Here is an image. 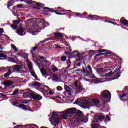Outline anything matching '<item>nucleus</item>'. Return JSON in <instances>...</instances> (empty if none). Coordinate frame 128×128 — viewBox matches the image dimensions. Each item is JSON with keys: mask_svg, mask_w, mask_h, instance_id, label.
I'll return each mask as SVG.
<instances>
[{"mask_svg": "<svg viewBox=\"0 0 128 128\" xmlns=\"http://www.w3.org/2000/svg\"><path fill=\"white\" fill-rule=\"evenodd\" d=\"M46 10H50V12H54V10H52V8H48V7H46L44 8Z\"/></svg>", "mask_w": 128, "mask_h": 128, "instance_id": "c03bdc74", "label": "nucleus"}, {"mask_svg": "<svg viewBox=\"0 0 128 128\" xmlns=\"http://www.w3.org/2000/svg\"><path fill=\"white\" fill-rule=\"evenodd\" d=\"M54 12H55V14H60V13L56 12V10H54Z\"/></svg>", "mask_w": 128, "mask_h": 128, "instance_id": "bf43d9fd", "label": "nucleus"}, {"mask_svg": "<svg viewBox=\"0 0 128 128\" xmlns=\"http://www.w3.org/2000/svg\"><path fill=\"white\" fill-rule=\"evenodd\" d=\"M32 98H33L34 100H40L42 98V97L40 94H34V93L32 96Z\"/></svg>", "mask_w": 128, "mask_h": 128, "instance_id": "ddd939ff", "label": "nucleus"}, {"mask_svg": "<svg viewBox=\"0 0 128 128\" xmlns=\"http://www.w3.org/2000/svg\"><path fill=\"white\" fill-rule=\"evenodd\" d=\"M40 58H42V60H44V56H41V57H40Z\"/></svg>", "mask_w": 128, "mask_h": 128, "instance_id": "0e129e2a", "label": "nucleus"}, {"mask_svg": "<svg viewBox=\"0 0 128 128\" xmlns=\"http://www.w3.org/2000/svg\"><path fill=\"white\" fill-rule=\"evenodd\" d=\"M57 90H58L59 92L62 90V87L60 86H58L56 88Z\"/></svg>", "mask_w": 128, "mask_h": 128, "instance_id": "49530a36", "label": "nucleus"}, {"mask_svg": "<svg viewBox=\"0 0 128 128\" xmlns=\"http://www.w3.org/2000/svg\"><path fill=\"white\" fill-rule=\"evenodd\" d=\"M52 74V72L50 71V70H49L48 71L46 72V74H45V78H46V76H50Z\"/></svg>", "mask_w": 128, "mask_h": 128, "instance_id": "4be33fe9", "label": "nucleus"}, {"mask_svg": "<svg viewBox=\"0 0 128 128\" xmlns=\"http://www.w3.org/2000/svg\"><path fill=\"white\" fill-rule=\"evenodd\" d=\"M120 22L122 24H124L125 26H128V21L127 20H126L124 19H121Z\"/></svg>", "mask_w": 128, "mask_h": 128, "instance_id": "412c9836", "label": "nucleus"}, {"mask_svg": "<svg viewBox=\"0 0 128 128\" xmlns=\"http://www.w3.org/2000/svg\"><path fill=\"white\" fill-rule=\"evenodd\" d=\"M12 72V71H10V72H9V73H8V72H7V73H6V74H4V78H8V76H10V74H12V72Z\"/></svg>", "mask_w": 128, "mask_h": 128, "instance_id": "c9c22d12", "label": "nucleus"}, {"mask_svg": "<svg viewBox=\"0 0 128 128\" xmlns=\"http://www.w3.org/2000/svg\"><path fill=\"white\" fill-rule=\"evenodd\" d=\"M66 110H67V112L69 114H75L76 112V108H70L67 109Z\"/></svg>", "mask_w": 128, "mask_h": 128, "instance_id": "f8f14e48", "label": "nucleus"}, {"mask_svg": "<svg viewBox=\"0 0 128 128\" xmlns=\"http://www.w3.org/2000/svg\"><path fill=\"white\" fill-rule=\"evenodd\" d=\"M38 50V46H35L32 48V50H30V52H32V54H34V52H36Z\"/></svg>", "mask_w": 128, "mask_h": 128, "instance_id": "72a5a7b5", "label": "nucleus"}, {"mask_svg": "<svg viewBox=\"0 0 128 128\" xmlns=\"http://www.w3.org/2000/svg\"><path fill=\"white\" fill-rule=\"evenodd\" d=\"M4 32V30L2 28H0V34H2Z\"/></svg>", "mask_w": 128, "mask_h": 128, "instance_id": "3c124183", "label": "nucleus"}, {"mask_svg": "<svg viewBox=\"0 0 128 128\" xmlns=\"http://www.w3.org/2000/svg\"><path fill=\"white\" fill-rule=\"evenodd\" d=\"M17 32L19 36H24V34H26V28H20L17 30Z\"/></svg>", "mask_w": 128, "mask_h": 128, "instance_id": "9d476101", "label": "nucleus"}, {"mask_svg": "<svg viewBox=\"0 0 128 128\" xmlns=\"http://www.w3.org/2000/svg\"><path fill=\"white\" fill-rule=\"evenodd\" d=\"M10 26L12 28H16V26L14 25H10Z\"/></svg>", "mask_w": 128, "mask_h": 128, "instance_id": "8fccbe9b", "label": "nucleus"}, {"mask_svg": "<svg viewBox=\"0 0 128 128\" xmlns=\"http://www.w3.org/2000/svg\"><path fill=\"white\" fill-rule=\"evenodd\" d=\"M32 19H29V20H28V22H32Z\"/></svg>", "mask_w": 128, "mask_h": 128, "instance_id": "338daca9", "label": "nucleus"}, {"mask_svg": "<svg viewBox=\"0 0 128 128\" xmlns=\"http://www.w3.org/2000/svg\"><path fill=\"white\" fill-rule=\"evenodd\" d=\"M36 6H40L41 4L40 3H36Z\"/></svg>", "mask_w": 128, "mask_h": 128, "instance_id": "e2e57ef3", "label": "nucleus"}, {"mask_svg": "<svg viewBox=\"0 0 128 128\" xmlns=\"http://www.w3.org/2000/svg\"><path fill=\"white\" fill-rule=\"evenodd\" d=\"M38 68L40 70V72L42 74L43 76H45L46 74V69L44 68V67L42 68L40 66H38Z\"/></svg>", "mask_w": 128, "mask_h": 128, "instance_id": "dca6fc26", "label": "nucleus"}, {"mask_svg": "<svg viewBox=\"0 0 128 128\" xmlns=\"http://www.w3.org/2000/svg\"><path fill=\"white\" fill-rule=\"evenodd\" d=\"M18 102H14L13 103V106H16V104H18Z\"/></svg>", "mask_w": 128, "mask_h": 128, "instance_id": "5fc2aeb1", "label": "nucleus"}, {"mask_svg": "<svg viewBox=\"0 0 128 128\" xmlns=\"http://www.w3.org/2000/svg\"><path fill=\"white\" fill-rule=\"evenodd\" d=\"M98 52H106V50H98Z\"/></svg>", "mask_w": 128, "mask_h": 128, "instance_id": "09e8293b", "label": "nucleus"}, {"mask_svg": "<svg viewBox=\"0 0 128 128\" xmlns=\"http://www.w3.org/2000/svg\"><path fill=\"white\" fill-rule=\"evenodd\" d=\"M40 30V27H38V26L36 24H34L33 26L30 28V30L29 32H31L33 34V36H34V34H36Z\"/></svg>", "mask_w": 128, "mask_h": 128, "instance_id": "20e7f679", "label": "nucleus"}, {"mask_svg": "<svg viewBox=\"0 0 128 128\" xmlns=\"http://www.w3.org/2000/svg\"><path fill=\"white\" fill-rule=\"evenodd\" d=\"M56 10H58V12H66V10H64L60 8H58Z\"/></svg>", "mask_w": 128, "mask_h": 128, "instance_id": "e433bc0d", "label": "nucleus"}, {"mask_svg": "<svg viewBox=\"0 0 128 128\" xmlns=\"http://www.w3.org/2000/svg\"><path fill=\"white\" fill-rule=\"evenodd\" d=\"M106 54H112V52H110V51H107L106 52Z\"/></svg>", "mask_w": 128, "mask_h": 128, "instance_id": "864d4df0", "label": "nucleus"}, {"mask_svg": "<svg viewBox=\"0 0 128 128\" xmlns=\"http://www.w3.org/2000/svg\"><path fill=\"white\" fill-rule=\"evenodd\" d=\"M32 86H42V84H40L38 82H36L32 83Z\"/></svg>", "mask_w": 128, "mask_h": 128, "instance_id": "c756f323", "label": "nucleus"}, {"mask_svg": "<svg viewBox=\"0 0 128 128\" xmlns=\"http://www.w3.org/2000/svg\"><path fill=\"white\" fill-rule=\"evenodd\" d=\"M88 16H90L91 18H94V16H90V15H89Z\"/></svg>", "mask_w": 128, "mask_h": 128, "instance_id": "774afa93", "label": "nucleus"}, {"mask_svg": "<svg viewBox=\"0 0 128 128\" xmlns=\"http://www.w3.org/2000/svg\"><path fill=\"white\" fill-rule=\"evenodd\" d=\"M74 84L75 86H79L76 90V94H78V92H82V90H84L82 88V86L80 85V82L78 81H76Z\"/></svg>", "mask_w": 128, "mask_h": 128, "instance_id": "39448f33", "label": "nucleus"}, {"mask_svg": "<svg viewBox=\"0 0 128 128\" xmlns=\"http://www.w3.org/2000/svg\"><path fill=\"white\" fill-rule=\"evenodd\" d=\"M82 72L84 76H88V74H90V72H88V71H86L84 68H83Z\"/></svg>", "mask_w": 128, "mask_h": 128, "instance_id": "7c9ffc66", "label": "nucleus"}, {"mask_svg": "<svg viewBox=\"0 0 128 128\" xmlns=\"http://www.w3.org/2000/svg\"><path fill=\"white\" fill-rule=\"evenodd\" d=\"M49 94L52 96V94H54V92L52 91H49Z\"/></svg>", "mask_w": 128, "mask_h": 128, "instance_id": "603ef678", "label": "nucleus"}, {"mask_svg": "<svg viewBox=\"0 0 128 128\" xmlns=\"http://www.w3.org/2000/svg\"><path fill=\"white\" fill-rule=\"evenodd\" d=\"M97 72H102V68H98L97 70Z\"/></svg>", "mask_w": 128, "mask_h": 128, "instance_id": "de8ad7c7", "label": "nucleus"}, {"mask_svg": "<svg viewBox=\"0 0 128 128\" xmlns=\"http://www.w3.org/2000/svg\"><path fill=\"white\" fill-rule=\"evenodd\" d=\"M82 100H84V98L82 99V106L85 108H90V106H98L100 108V100L96 98L92 99L90 102H86V101L82 102Z\"/></svg>", "mask_w": 128, "mask_h": 128, "instance_id": "f257e3e1", "label": "nucleus"}, {"mask_svg": "<svg viewBox=\"0 0 128 128\" xmlns=\"http://www.w3.org/2000/svg\"><path fill=\"white\" fill-rule=\"evenodd\" d=\"M102 119H104V117H102V116H96L95 117L94 122H100V120H102Z\"/></svg>", "mask_w": 128, "mask_h": 128, "instance_id": "4468645a", "label": "nucleus"}, {"mask_svg": "<svg viewBox=\"0 0 128 128\" xmlns=\"http://www.w3.org/2000/svg\"><path fill=\"white\" fill-rule=\"evenodd\" d=\"M110 98H112V94L108 90H104L101 93V100L102 102H104V104L106 102H108L110 100Z\"/></svg>", "mask_w": 128, "mask_h": 128, "instance_id": "7ed1b4c3", "label": "nucleus"}, {"mask_svg": "<svg viewBox=\"0 0 128 128\" xmlns=\"http://www.w3.org/2000/svg\"><path fill=\"white\" fill-rule=\"evenodd\" d=\"M27 126L28 128H38V126H36L35 124H29V125H27Z\"/></svg>", "mask_w": 128, "mask_h": 128, "instance_id": "c85d7f7f", "label": "nucleus"}, {"mask_svg": "<svg viewBox=\"0 0 128 128\" xmlns=\"http://www.w3.org/2000/svg\"><path fill=\"white\" fill-rule=\"evenodd\" d=\"M20 68H22V66H18L16 65L14 66H12L10 69L8 70V72H18L20 70Z\"/></svg>", "mask_w": 128, "mask_h": 128, "instance_id": "0eeeda50", "label": "nucleus"}, {"mask_svg": "<svg viewBox=\"0 0 128 128\" xmlns=\"http://www.w3.org/2000/svg\"><path fill=\"white\" fill-rule=\"evenodd\" d=\"M94 82L96 84H100V82H102V80H94Z\"/></svg>", "mask_w": 128, "mask_h": 128, "instance_id": "a19ab883", "label": "nucleus"}, {"mask_svg": "<svg viewBox=\"0 0 128 128\" xmlns=\"http://www.w3.org/2000/svg\"><path fill=\"white\" fill-rule=\"evenodd\" d=\"M18 90H14V92L12 94V96H16V94H18Z\"/></svg>", "mask_w": 128, "mask_h": 128, "instance_id": "58836bf2", "label": "nucleus"}, {"mask_svg": "<svg viewBox=\"0 0 128 128\" xmlns=\"http://www.w3.org/2000/svg\"><path fill=\"white\" fill-rule=\"evenodd\" d=\"M65 90H66V92H69V94H74V90L71 89L67 86H65Z\"/></svg>", "mask_w": 128, "mask_h": 128, "instance_id": "2eb2a0df", "label": "nucleus"}, {"mask_svg": "<svg viewBox=\"0 0 128 128\" xmlns=\"http://www.w3.org/2000/svg\"><path fill=\"white\" fill-rule=\"evenodd\" d=\"M24 54H26V53H24L22 51H20V52H19V53H18V56H24Z\"/></svg>", "mask_w": 128, "mask_h": 128, "instance_id": "4c0bfd02", "label": "nucleus"}, {"mask_svg": "<svg viewBox=\"0 0 128 128\" xmlns=\"http://www.w3.org/2000/svg\"><path fill=\"white\" fill-rule=\"evenodd\" d=\"M120 100H128V96H126V94L120 95Z\"/></svg>", "mask_w": 128, "mask_h": 128, "instance_id": "f3484780", "label": "nucleus"}, {"mask_svg": "<svg viewBox=\"0 0 128 128\" xmlns=\"http://www.w3.org/2000/svg\"><path fill=\"white\" fill-rule=\"evenodd\" d=\"M65 54L68 56L70 54V52H66Z\"/></svg>", "mask_w": 128, "mask_h": 128, "instance_id": "052dcab7", "label": "nucleus"}, {"mask_svg": "<svg viewBox=\"0 0 128 128\" xmlns=\"http://www.w3.org/2000/svg\"><path fill=\"white\" fill-rule=\"evenodd\" d=\"M21 92H24V98H28V94L31 96H32V94H34V92H32V91L30 89L26 90H21Z\"/></svg>", "mask_w": 128, "mask_h": 128, "instance_id": "423d86ee", "label": "nucleus"}, {"mask_svg": "<svg viewBox=\"0 0 128 128\" xmlns=\"http://www.w3.org/2000/svg\"><path fill=\"white\" fill-rule=\"evenodd\" d=\"M14 24H20V21L18 20H16L14 22Z\"/></svg>", "mask_w": 128, "mask_h": 128, "instance_id": "a18cd8bd", "label": "nucleus"}, {"mask_svg": "<svg viewBox=\"0 0 128 128\" xmlns=\"http://www.w3.org/2000/svg\"><path fill=\"white\" fill-rule=\"evenodd\" d=\"M59 14H60V16H64V14H62V13H59Z\"/></svg>", "mask_w": 128, "mask_h": 128, "instance_id": "69168bd1", "label": "nucleus"}, {"mask_svg": "<svg viewBox=\"0 0 128 128\" xmlns=\"http://www.w3.org/2000/svg\"><path fill=\"white\" fill-rule=\"evenodd\" d=\"M76 116H82V112L80 110H78L77 112H76Z\"/></svg>", "mask_w": 128, "mask_h": 128, "instance_id": "ea45409f", "label": "nucleus"}, {"mask_svg": "<svg viewBox=\"0 0 128 128\" xmlns=\"http://www.w3.org/2000/svg\"><path fill=\"white\" fill-rule=\"evenodd\" d=\"M51 70H52L53 72H58V69L54 65L51 66Z\"/></svg>", "mask_w": 128, "mask_h": 128, "instance_id": "5701e85b", "label": "nucleus"}, {"mask_svg": "<svg viewBox=\"0 0 128 128\" xmlns=\"http://www.w3.org/2000/svg\"><path fill=\"white\" fill-rule=\"evenodd\" d=\"M12 48L14 50V52H18V48H16V46L14 44H11Z\"/></svg>", "mask_w": 128, "mask_h": 128, "instance_id": "f704fd0d", "label": "nucleus"}, {"mask_svg": "<svg viewBox=\"0 0 128 128\" xmlns=\"http://www.w3.org/2000/svg\"><path fill=\"white\" fill-rule=\"evenodd\" d=\"M16 0H12L8 2V6H12L14 4V2Z\"/></svg>", "mask_w": 128, "mask_h": 128, "instance_id": "bb28decb", "label": "nucleus"}, {"mask_svg": "<svg viewBox=\"0 0 128 128\" xmlns=\"http://www.w3.org/2000/svg\"><path fill=\"white\" fill-rule=\"evenodd\" d=\"M58 114H59V116L60 114H62L61 117L62 118H63V120H66V118H68V116L70 114H68V112L66 110V111Z\"/></svg>", "mask_w": 128, "mask_h": 128, "instance_id": "6e6552de", "label": "nucleus"}, {"mask_svg": "<svg viewBox=\"0 0 128 128\" xmlns=\"http://www.w3.org/2000/svg\"><path fill=\"white\" fill-rule=\"evenodd\" d=\"M84 120H82V119H80V118H78V120H78V122H88V118H84Z\"/></svg>", "mask_w": 128, "mask_h": 128, "instance_id": "b1692460", "label": "nucleus"}, {"mask_svg": "<svg viewBox=\"0 0 128 128\" xmlns=\"http://www.w3.org/2000/svg\"><path fill=\"white\" fill-rule=\"evenodd\" d=\"M42 64H46V66H50V62L49 61H48L44 59V60H42Z\"/></svg>", "mask_w": 128, "mask_h": 128, "instance_id": "6ab92c4d", "label": "nucleus"}, {"mask_svg": "<svg viewBox=\"0 0 128 128\" xmlns=\"http://www.w3.org/2000/svg\"><path fill=\"white\" fill-rule=\"evenodd\" d=\"M0 52H4L0 50ZM0 58H6V56L4 54H0Z\"/></svg>", "mask_w": 128, "mask_h": 128, "instance_id": "2f4dec72", "label": "nucleus"}, {"mask_svg": "<svg viewBox=\"0 0 128 128\" xmlns=\"http://www.w3.org/2000/svg\"><path fill=\"white\" fill-rule=\"evenodd\" d=\"M28 68L30 70H32V64L30 62H28Z\"/></svg>", "mask_w": 128, "mask_h": 128, "instance_id": "473e14b6", "label": "nucleus"}, {"mask_svg": "<svg viewBox=\"0 0 128 128\" xmlns=\"http://www.w3.org/2000/svg\"><path fill=\"white\" fill-rule=\"evenodd\" d=\"M114 74L112 72H109V73H104L101 74V77H102L104 80L106 78H110V76H112Z\"/></svg>", "mask_w": 128, "mask_h": 128, "instance_id": "9b49d317", "label": "nucleus"}, {"mask_svg": "<svg viewBox=\"0 0 128 128\" xmlns=\"http://www.w3.org/2000/svg\"><path fill=\"white\" fill-rule=\"evenodd\" d=\"M2 84H3L5 88H6L7 86H10L14 84V82L11 80H6L5 82H2Z\"/></svg>", "mask_w": 128, "mask_h": 128, "instance_id": "1a4fd4ad", "label": "nucleus"}, {"mask_svg": "<svg viewBox=\"0 0 128 128\" xmlns=\"http://www.w3.org/2000/svg\"><path fill=\"white\" fill-rule=\"evenodd\" d=\"M110 117L107 116L106 118V122H110Z\"/></svg>", "mask_w": 128, "mask_h": 128, "instance_id": "37998d69", "label": "nucleus"}, {"mask_svg": "<svg viewBox=\"0 0 128 128\" xmlns=\"http://www.w3.org/2000/svg\"><path fill=\"white\" fill-rule=\"evenodd\" d=\"M55 36H57L58 38H62V36H64V34H62L60 32H57L54 34Z\"/></svg>", "mask_w": 128, "mask_h": 128, "instance_id": "aec40b11", "label": "nucleus"}, {"mask_svg": "<svg viewBox=\"0 0 128 128\" xmlns=\"http://www.w3.org/2000/svg\"><path fill=\"white\" fill-rule=\"evenodd\" d=\"M20 2H26V4H32V1L31 0H20Z\"/></svg>", "mask_w": 128, "mask_h": 128, "instance_id": "393cba45", "label": "nucleus"}, {"mask_svg": "<svg viewBox=\"0 0 128 128\" xmlns=\"http://www.w3.org/2000/svg\"><path fill=\"white\" fill-rule=\"evenodd\" d=\"M52 116L50 118H49V122H50L52 126H54L56 128L58 126H62V123L60 120V114L58 112H52Z\"/></svg>", "mask_w": 128, "mask_h": 128, "instance_id": "f03ea898", "label": "nucleus"}, {"mask_svg": "<svg viewBox=\"0 0 128 128\" xmlns=\"http://www.w3.org/2000/svg\"><path fill=\"white\" fill-rule=\"evenodd\" d=\"M17 6H18V8H22V4H18V5H17Z\"/></svg>", "mask_w": 128, "mask_h": 128, "instance_id": "4d7b16f0", "label": "nucleus"}, {"mask_svg": "<svg viewBox=\"0 0 128 128\" xmlns=\"http://www.w3.org/2000/svg\"><path fill=\"white\" fill-rule=\"evenodd\" d=\"M88 70H92V68H90V65H88Z\"/></svg>", "mask_w": 128, "mask_h": 128, "instance_id": "6e6d98bb", "label": "nucleus"}, {"mask_svg": "<svg viewBox=\"0 0 128 128\" xmlns=\"http://www.w3.org/2000/svg\"><path fill=\"white\" fill-rule=\"evenodd\" d=\"M48 90H50L48 86H46L44 87V88H42L40 90L42 92H48Z\"/></svg>", "mask_w": 128, "mask_h": 128, "instance_id": "a878e982", "label": "nucleus"}, {"mask_svg": "<svg viewBox=\"0 0 128 128\" xmlns=\"http://www.w3.org/2000/svg\"><path fill=\"white\" fill-rule=\"evenodd\" d=\"M63 62L66 61V56H62L61 58Z\"/></svg>", "mask_w": 128, "mask_h": 128, "instance_id": "79ce46f5", "label": "nucleus"}, {"mask_svg": "<svg viewBox=\"0 0 128 128\" xmlns=\"http://www.w3.org/2000/svg\"><path fill=\"white\" fill-rule=\"evenodd\" d=\"M56 48H62V47H60V46H56Z\"/></svg>", "mask_w": 128, "mask_h": 128, "instance_id": "680f3d73", "label": "nucleus"}, {"mask_svg": "<svg viewBox=\"0 0 128 128\" xmlns=\"http://www.w3.org/2000/svg\"><path fill=\"white\" fill-rule=\"evenodd\" d=\"M104 54L102 53H101V54H98L96 55V56H103Z\"/></svg>", "mask_w": 128, "mask_h": 128, "instance_id": "13d9d810", "label": "nucleus"}, {"mask_svg": "<svg viewBox=\"0 0 128 128\" xmlns=\"http://www.w3.org/2000/svg\"><path fill=\"white\" fill-rule=\"evenodd\" d=\"M30 72L32 76H33L34 78H36V80H38V76H36V72H34V70H31Z\"/></svg>", "mask_w": 128, "mask_h": 128, "instance_id": "a211bd4d", "label": "nucleus"}, {"mask_svg": "<svg viewBox=\"0 0 128 128\" xmlns=\"http://www.w3.org/2000/svg\"><path fill=\"white\" fill-rule=\"evenodd\" d=\"M52 80H58V77L56 74H54L52 76Z\"/></svg>", "mask_w": 128, "mask_h": 128, "instance_id": "cd10ccee", "label": "nucleus"}]
</instances>
